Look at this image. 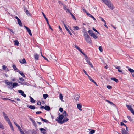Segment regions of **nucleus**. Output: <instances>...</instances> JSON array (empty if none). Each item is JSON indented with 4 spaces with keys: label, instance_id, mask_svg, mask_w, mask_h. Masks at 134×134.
Segmentation results:
<instances>
[{
    "label": "nucleus",
    "instance_id": "nucleus-7",
    "mask_svg": "<svg viewBox=\"0 0 134 134\" xmlns=\"http://www.w3.org/2000/svg\"><path fill=\"white\" fill-rule=\"evenodd\" d=\"M24 27L26 29L29 34L31 36L32 35V34L30 29L25 26H24Z\"/></svg>",
    "mask_w": 134,
    "mask_h": 134
},
{
    "label": "nucleus",
    "instance_id": "nucleus-41",
    "mask_svg": "<svg viewBox=\"0 0 134 134\" xmlns=\"http://www.w3.org/2000/svg\"><path fill=\"white\" fill-rule=\"evenodd\" d=\"M70 14L71 15L73 19L75 20H76L75 17L74 15L72 14V13H70Z\"/></svg>",
    "mask_w": 134,
    "mask_h": 134
},
{
    "label": "nucleus",
    "instance_id": "nucleus-57",
    "mask_svg": "<svg viewBox=\"0 0 134 134\" xmlns=\"http://www.w3.org/2000/svg\"><path fill=\"white\" fill-rule=\"evenodd\" d=\"M10 32H11L12 33H14V32L13 31V30L11 29H8Z\"/></svg>",
    "mask_w": 134,
    "mask_h": 134
},
{
    "label": "nucleus",
    "instance_id": "nucleus-48",
    "mask_svg": "<svg viewBox=\"0 0 134 134\" xmlns=\"http://www.w3.org/2000/svg\"><path fill=\"white\" fill-rule=\"evenodd\" d=\"M127 118L130 121H132V119L131 117L130 116H127Z\"/></svg>",
    "mask_w": 134,
    "mask_h": 134
},
{
    "label": "nucleus",
    "instance_id": "nucleus-8",
    "mask_svg": "<svg viewBox=\"0 0 134 134\" xmlns=\"http://www.w3.org/2000/svg\"><path fill=\"white\" fill-rule=\"evenodd\" d=\"M40 130L41 131V133L43 134H46V130L44 129L43 128H40Z\"/></svg>",
    "mask_w": 134,
    "mask_h": 134
},
{
    "label": "nucleus",
    "instance_id": "nucleus-64",
    "mask_svg": "<svg viewBox=\"0 0 134 134\" xmlns=\"http://www.w3.org/2000/svg\"><path fill=\"white\" fill-rule=\"evenodd\" d=\"M85 59L86 60L87 62H88V61H89L88 59V58L87 57H85Z\"/></svg>",
    "mask_w": 134,
    "mask_h": 134
},
{
    "label": "nucleus",
    "instance_id": "nucleus-21",
    "mask_svg": "<svg viewBox=\"0 0 134 134\" xmlns=\"http://www.w3.org/2000/svg\"><path fill=\"white\" fill-rule=\"evenodd\" d=\"M105 101L107 102H108L109 103H110V104L113 105L114 107H116V105L114 104L112 102L109 101V100H105Z\"/></svg>",
    "mask_w": 134,
    "mask_h": 134
},
{
    "label": "nucleus",
    "instance_id": "nucleus-14",
    "mask_svg": "<svg viewBox=\"0 0 134 134\" xmlns=\"http://www.w3.org/2000/svg\"><path fill=\"white\" fill-rule=\"evenodd\" d=\"M64 27L65 29H66V30L70 34V35H72V33L69 30V29L66 26V25L64 26Z\"/></svg>",
    "mask_w": 134,
    "mask_h": 134
},
{
    "label": "nucleus",
    "instance_id": "nucleus-47",
    "mask_svg": "<svg viewBox=\"0 0 134 134\" xmlns=\"http://www.w3.org/2000/svg\"><path fill=\"white\" fill-rule=\"evenodd\" d=\"M2 114L4 116V118L6 117L7 116V114L5 113L4 112H2Z\"/></svg>",
    "mask_w": 134,
    "mask_h": 134
},
{
    "label": "nucleus",
    "instance_id": "nucleus-27",
    "mask_svg": "<svg viewBox=\"0 0 134 134\" xmlns=\"http://www.w3.org/2000/svg\"><path fill=\"white\" fill-rule=\"evenodd\" d=\"M111 80L115 81L116 82H117L118 81V80L117 79L114 77L111 78Z\"/></svg>",
    "mask_w": 134,
    "mask_h": 134
},
{
    "label": "nucleus",
    "instance_id": "nucleus-33",
    "mask_svg": "<svg viewBox=\"0 0 134 134\" xmlns=\"http://www.w3.org/2000/svg\"><path fill=\"white\" fill-rule=\"evenodd\" d=\"M43 98L44 99H46L48 96V95L47 94H43Z\"/></svg>",
    "mask_w": 134,
    "mask_h": 134
},
{
    "label": "nucleus",
    "instance_id": "nucleus-4",
    "mask_svg": "<svg viewBox=\"0 0 134 134\" xmlns=\"http://www.w3.org/2000/svg\"><path fill=\"white\" fill-rule=\"evenodd\" d=\"M18 84L16 82L13 83L12 85H11L10 87H9L8 88L9 89L12 90V89L13 88H14L15 87L18 86Z\"/></svg>",
    "mask_w": 134,
    "mask_h": 134
},
{
    "label": "nucleus",
    "instance_id": "nucleus-61",
    "mask_svg": "<svg viewBox=\"0 0 134 134\" xmlns=\"http://www.w3.org/2000/svg\"><path fill=\"white\" fill-rule=\"evenodd\" d=\"M21 95L23 96L24 97H26V95L24 94V93H23L22 94H21Z\"/></svg>",
    "mask_w": 134,
    "mask_h": 134
},
{
    "label": "nucleus",
    "instance_id": "nucleus-46",
    "mask_svg": "<svg viewBox=\"0 0 134 134\" xmlns=\"http://www.w3.org/2000/svg\"><path fill=\"white\" fill-rule=\"evenodd\" d=\"M99 18H100L101 19V20L102 21H103L104 22V23H105V24H106V21H105V20L103 19V18H102V17H99Z\"/></svg>",
    "mask_w": 134,
    "mask_h": 134
},
{
    "label": "nucleus",
    "instance_id": "nucleus-63",
    "mask_svg": "<svg viewBox=\"0 0 134 134\" xmlns=\"http://www.w3.org/2000/svg\"><path fill=\"white\" fill-rule=\"evenodd\" d=\"M19 79L21 80V81H24L25 80L23 79V78L22 77H21V78H19Z\"/></svg>",
    "mask_w": 134,
    "mask_h": 134
},
{
    "label": "nucleus",
    "instance_id": "nucleus-30",
    "mask_svg": "<svg viewBox=\"0 0 134 134\" xmlns=\"http://www.w3.org/2000/svg\"><path fill=\"white\" fill-rule=\"evenodd\" d=\"M19 25L21 26H22V22L20 20V19L18 20L17 21Z\"/></svg>",
    "mask_w": 134,
    "mask_h": 134
},
{
    "label": "nucleus",
    "instance_id": "nucleus-18",
    "mask_svg": "<svg viewBox=\"0 0 134 134\" xmlns=\"http://www.w3.org/2000/svg\"><path fill=\"white\" fill-rule=\"evenodd\" d=\"M114 66L116 68V69H118V70L119 72H122V71L120 70V66H117L116 67L115 66Z\"/></svg>",
    "mask_w": 134,
    "mask_h": 134
},
{
    "label": "nucleus",
    "instance_id": "nucleus-31",
    "mask_svg": "<svg viewBox=\"0 0 134 134\" xmlns=\"http://www.w3.org/2000/svg\"><path fill=\"white\" fill-rule=\"evenodd\" d=\"M14 45L18 46L19 44V42L17 40H15L14 41Z\"/></svg>",
    "mask_w": 134,
    "mask_h": 134
},
{
    "label": "nucleus",
    "instance_id": "nucleus-38",
    "mask_svg": "<svg viewBox=\"0 0 134 134\" xmlns=\"http://www.w3.org/2000/svg\"><path fill=\"white\" fill-rule=\"evenodd\" d=\"M95 131L94 130H92L89 132V133L91 134H93L95 132Z\"/></svg>",
    "mask_w": 134,
    "mask_h": 134
},
{
    "label": "nucleus",
    "instance_id": "nucleus-24",
    "mask_svg": "<svg viewBox=\"0 0 134 134\" xmlns=\"http://www.w3.org/2000/svg\"><path fill=\"white\" fill-rule=\"evenodd\" d=\"M8 124L10 126V127L11 128L12 130L13 131H14V130L11 122H10V123Z\"/></svg>",
    "mask_w": 134,
    "mask_h": 134
},
{
    "label": "nucleus",
    "instance_id": "nucleus-25",
    "mask_svg": "<svg viewBox=\"0 0 134 134\" xmlns=\"http://www.w3.org/2000/svg\"><path fill=\"white\" fill-rule=\"evenodd\" d=\"M73 30H79L80 29L79 28L78 26H74L73 27Z\"/></svg>",
    "mask_w": 134,
    "mask_h": 134
},
{
    "label": "nucleus",
    "instance_id": "nucleus-1",
    "mask_svg": "<svg viewBox=\"0 0 134 134\" xmlns=\"http://www.w3.org/2000/svg\"><path fill=\"white\" fill-rule=\"evenodd\" d=\"M102 0L111 9L113 10L114 8V6L111 4V2L110 0Z\"/></svg>",
    "mask_w": 134,
    "mask_h": 134
},
{
    "label": "nucleus",
    "instance_id": "nucleus-62",
    "mask_svg": "<svg viewBox=\"0 0 134 134\" xmlns=\"http://www.w3.org/2000/svg\"><path fill=\"white\" fill-rule=\"evenodd\" d=\"M45 107L43 106H41L40 107V109H44Z\"/></svg>",
    "mask_w": 134,
    "mask_h": 134
},
{
    "label": "nucleus",
    "instance_id": "nucleus-34",
    "mask_svg": "<svg viewBox=\"0 0 134 134\" xmlns=\"http://www.w3.org/2000/svg\"><path fill=\"white\" fill-rule=\"evenodd\" d=\"M88 32L89 33V35L91 36V35L93 33V31L91 30H90L88 31Z\"/></svg>",
    "mask_w": 134,
    "mask_h": 134
},
{
    "label": "nucleus",
    "instance_id": "nucleus-40",
    "mask_svg": "<svg viewBox=\"0 0 134 134\" xmlns=\"http://www.w3.org/2000/svg\"><path fill=\"white\" fill-rule=\"evenodd\" d=\"M19 74L21 75V76L23 77H25V76L24 74L21 71V72L19 73Z\"/></svg>",
    "mask_w": 134,
    "mask_h": 134
},
{
    "label": "nucleus",
    "instance_id": "nucleus-44",
    "mask_svg": "<svg viewBox=\"0 0 134 134\" xmlns=\"http://www.w3.org/2000/svg\"><path fill=\"white\" fill-rule=\"evenodd\" d=\"M99 49L101 52H102L103 51V49H102V47L101 46H100L99 47Z\"/></svg>",
    "mask_w": 134,
    "mask_h": 134
},
{
    "label": "nucleus",
    "instance_id": "nucleus-19",
    "mask_svg": "<svg viewBox=\"0 0 134 134\" xmlns=\"http://www.w3.org/2000/svg\"><path fill=\"white\" fill-rule=\"evenodd\" d=\"M34 58L35 59L38 60L39 55L38 54H35Z\"/></svg>",
    "mask_w": 134,
    "mask_h": 134
},
{
    "label": "nucleus",
    "instance_id": "nucleus-3",
    "mask_svg": "<svg viewBox=\"0 0 134 134\" xmlns=\"http://www.w3.org/2000/svg\"><path fill=\"white\" fill-rule=\"evenodd\" d=\"M64 118V115L63 114H61L59 115V117H57L55 120L56 121H57L58 123L59 122L58 121H62V120Z\"/></svg>",
    "mask_w": 134,
    "mask_h": 134
},
{
    "label": "nucleus",
    "instance_id": "nucleus-49",
    "mask_svg": "<svg viewBox=\"0 0 134 134\" xmlns=\"http://www.w3.org/2000/svg\"><path fill=\"white\" fill-rule=\"evenodd\" d=\"M93 29L94 30V31L96 32H97V33L99 34H100V33L95 28H94V27L93 28Z\"/></svg>",
    "mask_w": 134,
    "mask_h": 134
},
{
    "label": "nucleus",
    "instance_id": "nucleus-15",
    "mask_svg": "<svg viewBox=\"0 0 134 134\" xmlns=\"http://www.w3.org/2000/svg\"><path fill=\"white\" fill-rule=\"evenodd\" d=\"M86 13L87 14V15L89 16V17H91L94 20H96L95 18L92 16V15L91 14H89L88 13L86 12Z\"/></svg>",
    "mask_w": 134,
    "mask_h": 134
},
{
    "label": "nucleus",
    "instance_id": "nucleus-55",
    "mask_svg": "<svg viewBox=\"0 0 134 134\" xmlns=\"http://www.w3.org/2000/svg\"><path fill=\"white\" fill-rule=\"evenodd\" d=\"M32 134H37V132L35 131H34L32 132Z\"/></svg>",
    "mask_w": 134,
    "mask_h": 134
},
{
    "label": "nucleus",
    "instance_id": "nucleus-12",
    "mask_svg": "<svg viewBox=\"0 0 134 134\" xmlns=\"http://www.w3.org/2000/svg\"><path fill=\"white\" fill-rule=\"evenodd\" d=\"M40 118L42 121L44 122H45L46 123H48L49 121L47 120L43 119L41 117H40Z\"/></svg>",
    "mask_w": 134,
    "mask_h": 134
},
{
    "label": "nucleus",
    "instance_id": "nucleus-5",
    "mask_svg": "<svg viewBox=\"0 0 134 134\" xmlns=\"http://www.w3.org/2000/svg\"><path fill=\"white\" fill-rule=\"evenodd\" d=\"M69 120V119L67 117H65L64 118V119L62 121H59V123L62 124L65 122Z\"/></svg>",
    "mask_w": 134,
    "mask_h": 134
},
{
    "label": "nucleus",
    "instance_id": "nucleus-50",
    "mask_svg": "<svg viewBox=\"0 0 134 134\" xmlns=\"http://www.w3.org/2000/svg\"><path fill=\"white\" fill-rule=\"evenodd\" d=\"M107 88L109 89H110L112 88V87L110 85H108L107 86Z\"/></svg>",
    "mask_w": 134,
    "mask_h": 134
},
{
    "label": "nucleus",
    "instance_id": "nucleus-29",
    "mask_svg": "<svg viewBox=\"0 0 134 134\" xmlns=\"http://www.w3.org/2000/svg\"><path fill=\"white\" fill-rule=\"evenodd\" d=\"M31 121H32V122L33 123V124L34 125V126L35 127H37V125L36 124V123L35 122V121L33 120H31Z\"/></svg>",
    "mask_w": 134,
    "mask_h": 134
},
{
    "label": "nucleus",
    "instance_id": "nucleus-17",
    "mask_svg": "<svg viewBox=\"0 0 134 134\" xmlns=\"http://www.w3.org/2000/svg\"><path fill=\"white\" fill-rule=\"evenodd\" d=\"M19 62L21 63L22 64H25L26 63V62L25 58H24L22 60V62L21 60L19 61Z\"/></svg>",
    "mask_w": 134,
    "mask_h": 134
},
{
    "label": "nucleus",
    "instance_id": "nucleus-53",
    "mask_svg": "<svg viewBox=\"0 0 134 134\" xmlns=\"http://www.w3.org/2000/svg\"><path fill=\"white\" fill-rule=\"evenodd\" d=\"M20 132L21 134H24L25 133L22 130V129L21 130H20Z\"/></svg>",
    "mask_w": 134,
    "mask_h": 134
},
{
    "label": "nucleus",
    "instance_id": "nucleus-42",
    "mask_svg": "<svg viewBox=\"0 0 134 134\" xmlns=\"http://www.w3.org/2000/svg\"><path fill=\"white\" fill-rule=\"evenodd\" d=\"M0 128L2 129H4V127L3 125L0 122Z\"/></svg>",
    "mask_w": 134,
    "mask_h": 134
},
{
    "label": "nucleus",
    "instance_id": "nucleus-11",
    "mask_svg": "<svg viewBox=\"0 0 134 134\" xmlns=\"http://www.w3.org/2000/svg\"><path fill=\"white\" fill-rule=\"evenodd\" d=\"M44 109L47 111H49L50 110V107L48 106L47 105H46L44 107Z\"/></svg>",
    "mask_w": 134,
    "mask_h": 134
},
{
    "label": "nucleus",
    "instance_id": "nucleus-59",
    "mask_svg": "<svg viewBox=\"0 0 134 134\" xmlns=\"http://www.w3.org/2000/svg\"><path fill=\"white\" fill-rule=\"evenodd\" d=\"M63 5L64 6L63 7H64V9L65 10H66V9H66V6L64 4V5Z\"/></svg>",
    "mask_w": 134,
    "mask_h": 134
},
{
    "label": "nucleus",
    "instance_id": "nucleus-23",
    "mask_svg": "<svg viewBox=\"0 0 134 134\" xmlns=\"http://www.w3.org/2000/svg\"><path fill=\"white\" fill-rule=\"evenodd\" d=\"M4 118H5L6 120L8 122V124L10 123V122H11L9 118H8V116H7Z\"/></svg>",
    "mask_w": 134,
    "mask_h": 134
},
{
    "label": "nucleus",
    "instance_id": "nucleus-39",
    "mask_svg": "<svg viewBox=\"0 0 134 134\" xmlns=\"http://www.w3.org/2000/svg\"><path fill=\"white\" fill-rule=\"evenodd\" d=\"M12 67L14 70H18V69L16 68V66L14 64H13L12 66Z\"/></svg>",
    "mask_w": 134,
    "mask_h": 134
},
{
    "label": "nucleus",
    "instance_id": "nucleus-26",
    "mask_svg": "<svg viewBox=\"0 0 134 134\" xmlns=\"http://www.w3.org/2000/svg\"><path fill=\"white\" fill-rule=\"evenodd\" d=\"M3 69L4 70H7V71H9V69L8 68H7L4 65H3L2 66Z\"/></svg>",
    "mask_w": 134,
    "mask_h": 134
},
{
    "label": "nucleus",
    "instance_id": "nucleus-51",
    "mask_svg": "<svg viewBox=\"0 0 134 134\" xmlns=\"http://www.w3.org/2000/svg\"><path fill=\"white\" fill-rule=\"evenodd\" d=\"M75 46L76 48L78 49L79 51L80 49V48H79V47L75 45Z\"/></svg>",
    "mask_w": 134,
    "mask_h": 134
},
{
    "label": "nucleus",
    "instance_id": "nucleus-58",
    "mask_svg": "<svg viewBox=\"0 0 134 134\" xmlns=\"http://www.w3.org/2000/svg\"><path fill=\"white\" fill-rule=\"evenodd\" d=\"M83 72H84V73L87 76H88V74H87V72H86V71L84 70L83 69Z\"/></svg>",
    "mask_w": 134,
    "mask_h": 134
},
{
    "label": "nucleus",
    "instance_id": "nucleus-35",
    "mask_svg": "<svg viewBox=\"0 0 134 134\" xmlns=\"http://www.w3.org/2000/svg\"><path fill=\"white\" fill-rule=\"evenodd\" d=\"M84 36H85V37H89L88 33L87 32H85L84 33Z\"/></svg>",
    "mask_w": 134,
    "mask_h": 134
},
{
    "label": "nucleus",
    "instance_id": "nucleus-10",
    "mask_svg": "<svg viewBox=\"0 0 134 134\" xmlns=\"http://www.w3.org/2000/svg\"><path fill=\"white\" fill-rule=\"evenodd\" d=\"M77 107L80 110H82V109H81L82 108V105L80 104L79 103L77 104Z\"/></svg>",
    "mask_w": 134,
    "mask_h": 134
},
{
    "label": "nucleus",
    "instance_id": "nucleus-22",
    "mask_svg": "<svg viewBox=\"0 0 134 134\" xmlns=\"http://www.w3.org/2000/svg\"><path fill=\"white\" fill-rule=\"evenodd\" d=\"M5 83L9 85V87H10L11 86V85H12L13 83V82L12 81H10L7 82H5Z\"/></svg>",
    "mask_w": 134,
    "mask_h": 134
},
{
    "label": "nucleus",
    "instance_id": "nucleus-43",
    "mask_svg": "<svg viewBox=\"0 0 134 134\" xmlns=\"http://www.w3.org/2000/svg\"><path fill=\"white\" fill-rule=\"evenodd\" d=\"M63 114L64 115V116L65 117L66 116H67L68 114L65 111H64L63 113Z\"/></svg>",
    "mask_w": 134,
    "mask_h": 134
},
{
    "label": "nucleus",
    "instance_id": "nucleus-9",
    "mask_svg": "<svg viewBox=\"0 0 134 134\" xmlns=\"http://www.w3.org/2000/svg\"><path fill=\"white\" fill-rule=\"evenodd\" d=\"M27 107L32 109H34L36 108V107L34 106L27 105Z\"/></svg>",
    "mask_w": 134,
    "mask_h": 134
},
{
    "label": "nucleus",
    "instance_id": "nucleus-20",
    "mask_svg": "<svg viewBox=\"0 0 134 134\" xmlns=\"http://www.w3.org/2000/svg\"><path fill=\"white\" fill-rule=\"evenodd\" d=\"M79 97L80 96L79 95L76 94L75 95L74 99H75L76 100H78Z\"/></svg>",
    "mask_w": 134,
    "mask_h": 134
},
{
    "label": "nucleus",
    "instance_id": "nucleus-52",
    "mask_svg": "<svg viewBox=\"0 0 134 134\" xmlns=\"http://www.w3.org/2000/svg\"><path fill=\"white\" fill-rule=\"evenodd\" d=\"M63 96L62 95V94H60L59 96V97L61 100H62V99H63Z\"/></svg>",
    "mask_w": 134,
    "mask_h": 134
},
{
    "label": "nucleus",
    "instance_id": "nucleus-36",
    "mask_svg": "<svg viewBox=\"0 0 134 134\" xmlns=\"http://www.w3.org/2000/svg\"><path fill=\"white\" fill-rule=\"evenodd\" d=\"M87 63L92 68H93V66L92 64L90 62V61H88V62H87Z\"/></svg>",
    "mask_w": 134,
    "mask_h": 134
},
{
    "label": "nucleus",
    "instance_id": "nucleus-13",
    "mask_svg": "<svg viewBox=\"0 0 134 134\" xmlns=\"http://www.w3.org/2000/svg\"><path fill=\"white\" fill-rule=\"evenodd\" d=\"M122 134H129L128 133L125 129H122Z\"/></svg>",
    "mask_w": 134,
    "mask_h": 134
},
{
    "label": "nucleus",
    "instance_id": "nucleus-56",
    "mask_svg": "<svg viewBox=\"0 0 134 134\" xmlns=\"http://www.w3.org/2000/svg\"><path fill=\"white\" fill-rule=\"evenodd\" d=\"M59 110L60 112H62L63 111V108H60L59 109Z\"/></svg>",
    "mask_w": 134,
    "mask_h": 134
},
{
    "label": "nucleus",
    "instance_id": "nucleus-60",
    "mask_svg": "<svg viewBox=\"0 0 134 134\" xmlns=\"http://www.w3.org/2000/svg\"><path fill=\"white\" fill-rule=\"evenodd\" d=\"M120 125L121 126L125 125V126H126V125H125L124 123H123L122 122H121Z\"/></svg>",
    "mask_w": 134,
    "mask_h": 134
},
{
    "label": "nucleus",
    "instance_id": "nucleus-54",
    "mask_svg": "<svg viewBox=\"0 0 134 134\" xmlns=\"http://www.w3.org/2000/svg\"><path fill=\"white\" fill-rule=\"evenodd\" d=\"M37 104L38 105H40L41 104V103L40 101H38L37 103Z\"/></svg>",
    "mask_w": 134,
    "mask_h": 134
},
{
    "label": "nucleus",
    "instance_id": "nucleus-37",
    "mask_svg": "<svg viewBox=\"0 0 134 134\" xmlns=\"http://www.w3.org/2000/svg\"><path fill=\"white\" fill-rule=\"evenodd\" d=\"M128 70L131 73H133V72H134V71L133 70L130 68H128Z\"/></svg>",
    "mask_w": 134,
    "mask_h": 134
},
{
    "label": "nucleus",
    "instance_id": "nucleus-45",
    "mask_svg": "<svg viewBox=\"0 0 134 134\" xmlns=\"http://www.w3.org/2000/svg\"><path fill=\"white\" fill-rule=\"evenodd\" d=\"M18 92L19 93L21 94L23 93H24V92L23 91L21 90H18Z\"/></svg>",
    "mask_w": 134,
    "mask_h": 134
},
{
    "label": "nucleus",
    "instance_id": "nucleus-16",
    "mask_svg": "<svg viewBox=\"0 0 134 134\" xmlns=\"http://www.w3.org/2000/svg\"><path fill=\"white\" fill-rule=\"evenodd\" d=\"M91 36H92L95 39H96L98 38V36L94 33H93L91 35Z\"/></svg>",
    "mask_w": 134,
    "mask_h": 134
},
{
    "label": "nucleus",
    "instance_id": "nucleus-28",
    "mask_svg": "<svg viewBox=\"0 0 134 134\" xmlns=\"http://www.w3.org/2000/svg\"><path fill=\"white\" fill-rule=\"evenodd\" d=\"M30 98L31 99L30 102L32 103H35V100L31 96L30 97Z\"/></svg>",
    "mask_w": 134,
    "mask_h": 134
},
{
    "label": "nucleus",
    "instance_id": "nucleus-6",
    "mask_svg": "<svg viewBox=\"0 0 134 134\" xmlns=\"http://www.w3.org/2000/svg\"><path fill=\"white\" fill-rule=\"evenodd\" d=\"M85 39L87 42L90 44L92 43V40L90 37H85Z\"/></svg>",
    "mask_w": 134,
    "mask_h": 134
},
{
    "label": "nucleus",
    "instance_id": "nucleus-32",
    "mask_svg": "<svg viewBox=\"0 0 134 134\" xmlns=\"http://www.w3.org/2000/svg\"><path fill=\"white\" fill-rule=\"evenodd\" d=\"M25 12L27 16H30L31 15V14L28 10H26L25 11Z\"/></svg>",
    "mask_w": 134,
    "mask_h": 134
},
{
    "label": "nucleus",
    "instance_id": "nucleus-2",
    "mask_svg": "<svg viewBox=\"0 0 134 134\" xmlns=\"http://www.w3.org/2000/svg\"><path fill=\"white\" fill-rule=\"evenodd\" d=\"M126 105L127 108L128 110H130V112L134 115V111L132 108L131 106L130 105H128L127 104H126Z\"/></svg>",
    "mask_w": 134,
    "mask_h": 134
}]
</instances>
